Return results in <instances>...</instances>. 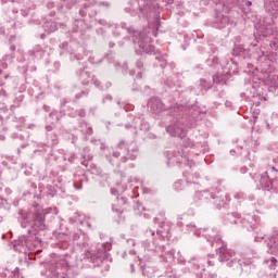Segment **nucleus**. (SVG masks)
<instances>
[{"instance_id": "1", "label": "nucleus", "mask_w": 278, "mask_h": 278, "mask_svg": "<svg viewBox=\"0 0 278 278\" xmlns=\"http://www.w3.org/2000/svg\"><path fill=\"white\" fill-rule=\"evenodd\" d=\"M275 262H277L275 258H271V260H270V263H271V264H275Z\"/></svg>"}]
</instances>
